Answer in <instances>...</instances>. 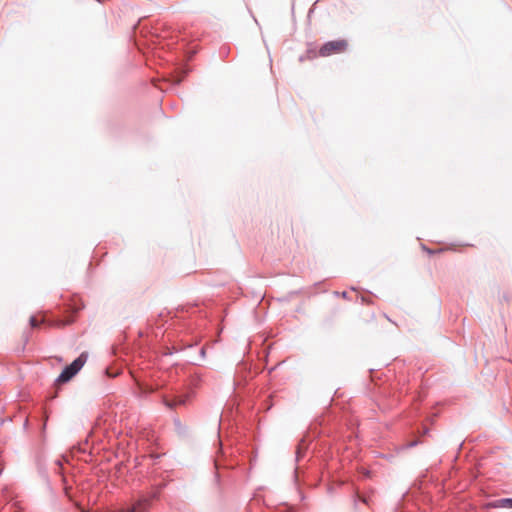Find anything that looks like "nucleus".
I'll list each match as a JSON object with an SVG mask.
<instances>
[{"instance_id":"6ab92c4d","label":"nucleus","mask_w":512,"mask_h":512,"mask_svg":"<svg viewBox=\"0 0 512 512\" xmlns=\"http://www.w3.org/2000/svg\"><path fill=\"white\" fill-rule=\"evenodd\" d=\"M220 53L221 54H226V51H223L222 49L220 50Z\"/></svg>"},{"instance_id":"7ed1b4c3","label":"nucleus","mask_w":512,"mask_h":512,"mask_svg":"<svg viewBox=\"0 0 512 512\" xmlns=\"http://www.w3.org/2000/svg\"><path fill=\"white\" fill-rule=\"evenodd\" d=\"M164 487L161 485L159 490L156 492H152L149 497H141L138 499L133 505H131L127 510H122L120 512H146L151 504L153 499H157L160 493V490Z\"/></svg>"},{"instance_id":"ddd939ff","label":"nucleus","mask_w":512,"mask_h":512,"mask_svg":"<svg viewBox=\"0 0 512 512\" xmlns=\"http://www.w3.org/2000/svg\"><path fill=\"white\" fill-rule=\"evenodd\" d=\"M183 77L184 76H182V77L175 76L174 79H173V83L174 84H179L182 81Z\"/></svg>"},{"instance_id":"39448f33","label":"nucleus","mask_w":512,"mask_h":512,"mask_svg":"<svg viewBox=\"0 0 512 512\" xmlns=\"http://www.w3.org/2000/svg\"><path fill=\"white\" fill-rule=\"evenodd\" d=\"M191 394L186 393L182 395H175L173 399H168L166 396L162 397V403L167 407L168 409L174 410L178 406L185 405L190 398Z\"/></svg>"},{"instance_id":"6e6552de","label":"nucleus","mask_w":512,"mask_h":512,"mask_svg":"<svg viewBox=\"0 0 512 512\" xmlns=\"http://www.w3.org/2000/svg\"><path fill=\"white\" fill-rule=\"evenodd\" d=\"M308 448V445L305 443V439H302L298 446H297V450H296V461L299 462L301 460V458L304 456L306 450Z\"/></svg>"},{"instance_id":"4468645a","label":"nucleus","mask_w":512,"mask_h":512,"mask_svg":"<svg viewBox=\"0 0 512 512\" xmlns=\"http://www.w3.org/2000/svg\"><path fill=\"white\" fill-rule=\"evenodd\" d=\"M422 249H423L424 251H426L427 253H429V254H434V253H435V251H433V250L429 249V248H428V247H426L425 245H422Z\"/></svg>"},{"instance_id":"f3484780","label":"nucleus","mask_w":512,"mask_h":512,"mask_svg":"<svg viewBox=\"0 0 512 512\" xmlns=\"http://www.w3.org/2000/svg\"><path fill=\"white\" fill-rule=\"evenodd\" d=\"M428 432H429V429L425 427V428L423 429V434H427Z\"/></svg>"},{"instance_id":"f8f14e48","label":"nucleus","mask_w":512,"mask_h":512,"mask_svg":"<svg viewBox=\"0 0 512 512\" xmlns=\"http://www.w3.org/2000/svg\"><path fill=\"white\" fill-rule=\"evenodd\" d=\"M419 441L418 440H414V441H411L410 443L407 444V448H413L415 447L416 445H418Z\"/></svg>"},{"instance_id":"9d476101","label":"nucleus","mask_w":512,"mask_h":512,"mask_svg":"<svg viewBox=\"0 0 512 512\" xmlns=\"http://www.w3.org/2000/svg\"><path fill=\"white\" fill-rule=\"evenodd\" d=\"M30 325H31L32 327H37V326L39 325V323H38V321H37L36 317H34V316L30 317Z\"/></svg>"},{"instance_id":"0eeeda50","label":"nucleus","mask_w":512,"mask_h":512,"mask_svg":"<svg viewBox=\"0 0 512 512\" xmlns=\"http://www.w3.org/2000/svg\"><path fill=\"white\" fill-rule=\"evenodd\" d=\"M490 508H512V498H501L488 504Z\"/></svg>"},{"instance_id":"9b49d317","label":"nucleus","mask_w":512,"mask_h":512,"mask_svg":"<svg viewBox=\"0 0 512 512\" xmlns=\"http://www.w3.org/2000/svg\"><path fill=\"white\" fill-rule=\"evenodd\" d=\"M199 355H200V358H201V359H205V356H206V350H205V348H204V347H201V348L199 349Z\"/></svg>"},{"instance_id":"a211bd4d","label":"nucleus","mask_w":512,"mask_h":512,"mask_svg":"<svg viewBox=\"0 0 512 512\" xmlns=\"http://www.w3.org/2000/svg\"><path fill=\"white\" fill-rule=\"evenodd\" d=\"M220 53L221 54H226V51H223L222 49L220 50Z\"/></svg>"},{"instance_id":"2eb2a0df","label":"nucleus","mask_w":512,"mask_h":512,"mask_svg":"<svg viewBox=\"0 0 512 512\" xmlns=\"http://www.w3.org/2000/svg\"><path fill=\"white\" fill-rule=\"evenodd\" d=\"M179 349H175L174 351H171L170 349H167V352L164 353V355H172L174 352H178Z\"/></svg>"},{"instance_id":"423d86ee","label":"nucleus","mask_w":512,"mask_h":512,"mask_svg":"<svg viewBox=\"0 0 512 512\" xmlns=\"http://www.w3.org/2000/svg\"><path fill=\"white\" fill-rule=\"evenodd\" d=\"M204 381V374L200 371H194L189 376V383L192 388H198Z\"/></svg>"},{"instance_id":"dca6fc26","label":"nucleus","mask_w":512,"mask_h":512,"mask_svg":"<svg viewBox=\"0 0 512 512\" xmlns=\"http://www.w3.org/2000/svg\"><path fill=\"white\" fill-rule=\"evenodd\" d=\"M341 296H342L343 298H345V299H348V293H347L346 291H343V292L341 293Z\"/></svg>"},{"instance_id":"20e7f679","label":"nucleus","mask_w":512,"mask_h":512,"mask_svg":"<svg viewBox=\"0 0 512 512\" xmlns=\"http://www.w3.org/2000/svg\"><path fill=\"white\" fill-rule=\"evenodd\" d=\"M347 45L348 44L345 40L328 41L321 46L319 55L326 57L336 52H342L347 48Z\"/></svg>"},{"instance_id":"1a4fd4ad","label":"nucleus","mask_w":512,"mask_h":512,"mask_svg":"<svg viewBox=\"0 0 512 512\" xmlns=\"http://www.w3.org/2000/svg\"><path fill=\"white\" fill-rule=\"evenodd\" d=\"M105 376L109 378H114L121 373L120 367H106L104 370Z\"/></svg>"},{"instance_id":"f03ea898","label":"nucleus","mask_w":512,"mask_h":512,"mask_svg":"<svg viewBox=\"0 0 512 512\" xmlns=\"http://www.w3.org/2000/svg\"><path fill=\"white\" fill-rule=\"evenodd\" d=\"M94 448V437L92 433L86 438L85 441L79 443L77 447L72 450L73 456L85 463H91L93 461L92 450Z\"/></svg>"},{"instance_id":"f257e3e1","label":"nucleus","mask_w":512,"mask_h":512,"mask_svg":"<svg viewBox=\"0 0 512 512\" xmlns=\"http://www.w3.org/2000/svg\"><path fill=\"white\" fill-rule=\"evenodd\" d=\"M88 359L86 353H81L70 365L66 366L61 374L57 377L56 382L63 384L70 381L85 365Z\"/></svg>"},{"instance_id":"aec40b11","label":"nucleus","mask_w":512,"mask_h":512,"mask_svg":"<svg viewBox=\"0 0 512 512\" xmlns=\"http://www.w3.org/2000/svg\"><path fill=\"white\" fill-rule=\"evenodd\" d=\"M192 347H193L192 344L187 345V348H192Z\"/></svg>"}]
</instances>
